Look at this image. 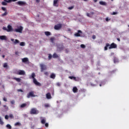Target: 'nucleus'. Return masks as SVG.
Returning <instances> with one entry per match:
<instances>
[{
    "label": "nucleus",
    "instance_id": "obj_1",
    "mask_svg": "<svg viewBox=\"0 0 129 129\" xmlns=\"http://www.w3.org/2000/svg\"><path fill=\"white\" fill-rule=\"evenodd\" d=\"M36 74L35 73H32L31 74V75L29 76V79H33V83L35 84V85H37V86H41V83H40L39 82L37 81V80L36 78Z\"/></svg>",
    "mask_w": 129,
    "mask_h": 129
},
{
    "label": "nucleus",
    "instance_id": "obj_2",
    "mask_svg": "<svg viewBox=\"0 0 129 129\" xmlns=\"http://www.w3.org/2000/svg\"><path fill=\"white\" fill-rule=\"evenodd\" d=\"M7 28L6 27H3L2 29L4 31H7V32H12L13 29V27H12L11 25H8Z\"/></svg>",
    "mask_w": 129,
    "mask_h": 129
},
{
    "label": "nucleus",
    "instance_id": "obj_3",
    "mask_svg": "<svg viewBox=\"0 0 129 129\" xmlns=\"http://www.w3.org/2000/svg\"><path fill=\"white\" fill-rule=\"evenodd\" d=\"M30 114H38L39 110H37L36 108H32L30 112Z\"/></svg>",
    "mask_w": 129,
    "mask_h": 129
},
{
    "label": "nucleus",
    "instance_id": "obj_4",
    "mask_svg": "<svg viewBox=\"0 0 129 129\" xmlns=\"http://www.w3.org/2000/svg\"><path fill=\"white\" fill-rule=\"evenodd\" d=\"M40 67L41 69V72H43V71L47 70V66L44 63H40Z\"/></svg>",
    "mask_w": 129,
    "mask_h": 129
},
{
    "label": "nucleus",
    "instance_id": "obj_5",
    "mask_svg": "<svg viewBox=\"0 0 129 129\" xmlns=\"http://www.w3.org/2000/svg\"><path fill=\"white\" fill-rule=\"evenodd\" d=\"M24 29V28H23V27L20 26L19 28H17V29H15L14 30L15 32H16V33H23V30Z\"/></svg>",
    "mask_w": 129,
    "mask_h": 129
},
{
    "label": "nucleus",
    "instance_id": "obj_6",
    "mask_svg": "<svg viewBox=\"0 0 129 129\" xmlns=\"http://www.w3.org/2000/svg\"><path fill=\"white\" fill-rule=\"evenodd\" d=\"M117 48V45L116 44L114 43V42L112 43L111 44H110L109 49H116Z\"/></svg>",
    "mask_w": 129,
    "mask_h": 129
},
{
    "label": "nucleus",
    "instance_id": "obj_7",
    "mask_svg": "<svg viewBox=\"0 0 129 129\" xmlns=\"http://www.w3.org/2000/svg\"><path fill=\"white\" fill-rule=\"evenodd\" d=\"M35 96L33 91L30 92L27 95V98H30V97H35Z\"/></svg>",
    "mask_w": 129,
    "mask_h": 129
},
{
    "label": "nucleus",
    "instance_id": "obj_8",
    "mask_svg": "<svg viewBox=\"0 0 129 129\" xmlns=\"http://www.w3.org/2000/svg\"><path fill=\"white\" fill-rule=\"evenodd\" d=\"M17 5H18V6H20L21 7H22L23 6H26V3L23 1H18V2H17Z\"/></svg>",
    "mask_w": 129,
    "mask_h": 129
},
{
    "label": "nucleus",
    "instance_id": "obj_9",
    "mask_svg": "<svg viewBox=\"0 0 129 129\" xmlns=\"http://www.w3.org/2000/svg\"><path fill=\"white\" fill-rule=\"evenodd\" d=\"M18 75H25L26 74V72L23 70H19L18 73H16Z\"/></svg>",
    "mask_w": 129,
    "mask_h": 129
},
{
    "label": "nucleus",
    "instance_id": "obj_10",
    "mask_svg": "<svg viewBox=\"0 0 129 129\" xmlns=\"http://www.w3.org/2000/svg\"><path fill=\"white\" fill-rule=\"evenodd\" d=\"M82 34V31L81 30H78V33H75V36L76 37H81V34Z\"/></svg>",
    "mask_w": 129,
    "mask_h": 129
},
{
    "label": "nucleus",
    "instance_id": "obj_11",
    "mask_svg": "<svg viewBox=\"0 0 129 129\" xmlns=\"http://www.w3.org/2000/svg\"><path fill=\"white\" fill-rule=\"evenodd\" d=\"M62 28V24H58L54 26V29L55 30H60Z\"/></svg>",
    "mask_w": 129,
    "mask_h": 129
},
{
    "label": "nucleus",
    "instance_id": "obj_12",
    "mask_svg": "<svg viewBox=\"0 0 129 129\" xmlns=\"http://www.w3.org/2000/svg\"><path fill=\"white\" fill-rule=\"evenodd\" d=\"M12 42H13L14 45H17V44H19L20 43V41H19V40L18 39H14L13 38H12L11 39Z\"/></svg>",
    "mask_w": 129,
    "mask_h": 129
},
{
    "label": "nucleus",
    "instance_id": "obj_13",
    "mask_svg": "<svg viewBox=\"0 0 129 129\" xmlns=\"http://www.w3.org/2000/svg\"><path fill=\"white\" fill-rule=\"evenodd\" d=\"M58 3H59V0H54L53 1V6L54 7H59V4H58Z\"/></svg>",
    "mask_w": 129,
    "mask_h": 129
},
{
    "label": "nucleus",
    "instance_id": "obj_14",
    "mask_svg": "<svg viewBox=\"0 0 129 129\" xmlns=\"http://www.w3.org/2000/svg\"><path fill=\"white\" fill-rule=\"evenodd\" d=\"M57 49H58V51H62V50H64V45H59L57 46Z\"/></svg>",
    "mask_w": 129,
    "mask_h": 129
},
{
    "label": "nucleus",
    "instance_id": "obj_15",
    "mask_svg": "<svg viewBox=\"0 0 129 129\" xmlns=\"http://www.w3.org/2000/svg\"><path fill=\"white\" fill-rule=\"evenodd\" d=\"M22 62L23 63H29V58H28L27 57H24L22 59Z\"/></svg>",
    "mask_w": 129,
    "mask_h": 129
},
{
    "label": "nucleus",
    "instance_id": "obj_16",
    "mask_svg": "<svg viewBox=\"0 0 129 129\" xmlns=\"http://www.w3.org/2000/svg\"><path fill=\"white\" fill-rule=\"evenodd\" d=\"M46 96L47 99H51V98H52V96H51V93H47L46 94Z\"/></svg>",
    "mask_w": 129,
    "mask_h": 129
},
{
    "label": "nucleus",
    "instance_id": "obj_17",
    "mask_svg": "<svg viewBox=\"0 0 129 129\" xmlns=\"http://www.w3.org/2000/svg\"><path fill=\"white\" fill-rule=\"evenodd\" d=\"M73 91L74 93H77L78 91V89L76 87H74L73 88Z\"/></svg>",
    "mask_w": 129,
    "mask_h": 129
},
{
    "label": "nucleus",
    "instance_id": "obj_18",
    "mask_svg": "<svg viewBox=\"0 0 129 129\" xmlns=\"http://www.w3.org/2000/svg\"><path fill=\"white\" fill-rule=\"evenodd\" d=\"M114 63H118L119 62V60H118V58L117 57L114 56L113 58Z\"/></svg>",
    "mask_w": 129,
    "mask_h": 129
},
{
    "label": "nucleus",
    "instance_id": "obj_19",
    "mask_svg": "<svg viewBox=\"0 0 129 129\" xmlns=\"http://www.w3.org/2000/svg\"><path fill=\"white\" fill-rule=\"evenodd\" d=\"M0 40H7V36L5 35L0 36Z\"/></svg>",
    "mask_w": 129,
    "mask_h": 129
},
{
    "label": "nucleus",
    "instance_id": "obj_20",
    "mask_svg": "<svg viewBox=\"0 0 129 129\" xmlns=\"http://www.w3.org/2000/svg\"><path fill=\"white\" fill-rule=\"evenodd\" d=\"M50 78H51L52 79H55V78H56V75H55V74L54 73H52L50 75Z\"/></svg>",
    "mask_w": 129,
    "mask_h": 129
},
{
    "label": "nucleus",
    "instance_id": "obj_21",
    "mask_svg": "<svg viewBox=\"0 0 129 129\" xmlns=\"http://www.w3.org/2000/svg\"><path fill=\"white\" fill-rule=\"evenodd\" d=\"M109 46H110L109 43H106V46L104 47V50L105 51L107 50H108L107 47H109Z\"/></svg>",
    "mask_w": 129,
    "mask_h": 129
},
{
    "label": "nucleus",
    "instance_id": "obj_22",
    "mask_svg": "<svg viewBox=\"0 0 129 129\" xmlns=\"http://www.w3.org/2000/svg\"><path fill=\"white\" fill-rule=\"evenodd\" d=\"M6 3H12V2H18V0H4Z\"/></svg>",
    "mask_w": 129,
    "mask_h": 129
},
{
    "label": "nucleus",
    "instance_id": "obj_23",
    "mask_svg": "<svg viewBox=\"0 0 129 129\" xmlns=\"http://www.w3.org/2000/svg\"><path fill=\"white\" fill-rule=\"evenodd\" d=\"M44 34L45 36H51V32L49 31H45Z\"/></svg>",
    "mask_w": 129,
    "mask_h": 129
},
{
    "label": "nucleus",
    "instance_id": "obj_24",
    "mask_svg": "<svg viewBox=\"0 0 129 129\" xmlns=\"http://www.w3.org/2000/svg\"><path fill=\"white\" fill-rule=\"evenodd\" d=\"M99 4H100V5H101V6H106V2L100 1V2H99Z\"/></svg>",
    "mask_w": 129,
    "mask_h": 129
},
{
    "label": "nucleus",
    "instance_id": "obj_25",
    "mask_svg": "<svg viewBox=\"0 0 129 129\" xmlns=\"http://www.w3.org/2000/svg\"><path fill=\"white\" fill-rule=\"evenodd\" d=\"M41 122L42 124H45V123H46V118H43L41 119Z\"/></svg>",
    "mask_w": 129,
    "mask_h": 129
},
{
    "label": "nucleus",
    "instance_id": "obj_26",
    "mask_svg": "<svg viewBox=\"0 0 129 129\" xmlns=\"http://www.w3.org/2000/svg\"><path fill=\"white\" fill-rule=\"evenodd\" d=\"M27 106V103H23L20 105V108H24Z\"/></svg>",
    "mask_w": 129,
    "mask_h": 129
},
{
    "label": "nucleus",
    "instance_id": "obj_27",
    "mask_svg": "<svg viewBox=\"0 0 129 129\" xmlns=\"http://www.w3.org/2000/svg\"><path fill=\"white\" fill-rule=\"evenodd\" d=\"M13 79L16 80L17 82H21V79L19 78H14Z\"/></svg>",
    "mask_w": 129,
    "mask_h": 129
},
{
    "label": "nucleus",
    "instance_id": "obj_28",
    "mask_svg": "<svg viewBox=\"0 0 129 129\" xmlns=\"http://www.w3.org/2000/svg\"><path fill=\"white\" fill-rule=\"evenodd\" d=\"M50 41L51 43H54V41H55V37H52L50 38Z\"/></svg>",
    "mask_w": 129,
    "mask_h": 129
},
{
    "label": "nucleus",
    "instance_id": "obj_29",
    "mask_svg": "<svg viewBox=\"0 0 129 129\" xmlns=\"http://www.w3.org/2000/svg\"><path fill=\"white\" fill-rule=\"evenodd\" d=\"M3 107H5V111H8V110H9V107H8L7 105H3Z\"/></svg>",
    "mask_w": 129,
    "mask_h": 129
},
{
    "label": "nucleus",
    "instance_id": "obj_30",
    "mask_svg": "<svg viewBox=\"0 0 129 129\" xmlns=\"http://www.w3.org/2000/svg\"><path fill=\"white\" fill-rule=\"evenodd\" d=\"M14 125L15 126H17V125H19V126H20V125H22V124H21V123H20L19 122H17L15 123Z\"/></svg>",
    "mask_w": 129,
    "mask_h": 129
},
{
    "label": "nucleus",
    "instance_id": "obj_31",
    "mask_svg": "<svg viewBox=\"0 0 129 129\" xmlns=\"http://www.w3.org/2000/svg\"><path fill=\"white\" fill-rule=\"evenodd\" d=\"M52 57L53 58H58V55L57 54V53H53Z\"/></svg>",
    "mask_w": 129,
    "mask_h": 129
},
{
    "label": "nucleus",
    "instance_id": "obj_32",
    "mask_svg": "<svg viewBox=\"0 0 129 129\" xmlns=\"http://www.w3.org/2000/svg\"><path fill=\"white\" fill-rule=\"evenodd\" d=\"M73 80H74L75 81H79V78H76L75 77H74V78L73 79Z\"/></svg>",
    "mask_w": 129,
    "mask_h": 129
},
{
    "label": "nucleus",
    "instance_id": "obj_33",
    "mask_svg": "<svg viewBox=\"0 0 129 129\" xmlns=\"http://www.w3.org/2000/svg\"><path fill=\"white\" fill-rule=\"evenodd\" d=\"M6 127L9 129H12V126L10 124L6 125Z\"/></svg>",
    "mask_w": 129,
    "mask_h": 129
},
{
    "label": "nucleus",
    "instance_id": "obj_34",
    "mask_svg": "<svg viewBox=\"0 0 129 129\" xmlns=\"http://www.w3.org/2000/svg\"><path fill=\"white\" fill-rule=\"evenodd\" d=\"M8 15V12L5 11V12L2 15V17H5Z\"/></svg>",
    "mask_w": 129,
    "mask_h": 129
},
{
    "label": "nucleus",
    "instance_id": "obj_35",
    "mask_svg": "<svg viewBox=\"0 0 129 129\" xmlns=\"http://www.w3.org/2000/svg\"><path fill=\"white\" fill-rule=\"evenodd\" d=\"M3 67L4 68H7V67H8V63L5 62L3 65Z\"/></svg>",
    "mask_w": 129,
    "mask_h": 129
},
{
    "label": "nucleus",
    "instance_id": "obj_36",
    "mask_svg": "<svg viewBox=\"0 0 129 129\" xmlns=\"http://www.w3.org/2000/svg\"><path fill=\"white\" fill-rule=\"evenodd\" d=\"M4 123H5L4 122L3 120H2V118L0 117V124H2V125H3L4 124Z\"/></svg>",
    "mask_w": 129,
    "mask_h": 129
},
{
    "label": "nucleus",
    "instance_id": "obj_37",
    "mask_svg": "<svg viewBox=\"0 0 129 129\" xmlns=\"http://www.w3.org/2000/svg\"><path fill=\"white\" fill-rule=\"evenodd\" d=\"M20 46H25V42H22L20 43Z\"/></svg>",
    "mask_w": 129,
    "mask_h": 129
},
{
    "label": "nucleus",
    "instance_id": "obj_38",
    "mask_svg": "<svg viewBox=\"0 0 129 129\" xmlns=\"http://www.w3.org/2000/svg\"><path fill=\"white\" fill-rule=\"evenodd\" d=\"M3 6H7V5H8V4L7 3V2H6L5 1V2H3L2 3Z\"/></svg>",
    "mask_w": 129,
    "mask_h": 129
},
{
    "label": "nucleus",
    "instance_id": "obj_39",
    "mask_svg": "<svg viewBox=\"0 0 129 129\" xmlns=\"http://www.w3.org/2000/svg\"><path fill=\"white\" fill-rule=\"evenodd\" d=\"M50 59H52V55L51 54H48V60H50Z\"/></svg>",
    "mask_w": 129,
    "mask_h": 129
},
{
    "label": "nucleus",
    "instance_id": "obj_40",
    "mask_svg": "<svg viewBox=\"0 0 129 129\" xmlns=\"http://www.w3.org/2000/svg\"><path fill=\"white\" fill-rule=\"evenodd\" d=\"M2 10L4 11V12H7V8L5 7H2Z\"/></svg>",
    "mask_w": 129,
    "mask_h": 129
},
{
    "label": "nucleus",
    "instance_id": "obj_41",
    "mask_svg": "<svg viewBox=\"0 0 129 129\" xmlns=\"http://www.w3.org/2000/svg\"><path fill=\"white\" fill-rule=\"evenodd\" d=\"M81 47H82V48H83V49H85V48H86V46H85V45H84V44H81Z\"/></svg>",
    "mask_w": 129,
    "mask_h": 129
},
{
    "label": "nucleus",
    "instance_id": "obj_42",
    "mask_svg": "<svg viewBox=\"0 0 129 129\" xmlns=\"http://www.w3.org/2000/svg\"><path fill=\"white\" fill-rule=\"evenodd\" d=\"M9 116L10 118H14V115L13 114H10Z\"/></svg>",
    "mask_w": 129,
    "mask_h": 129
},
{
    "label": "nucleus",
    "instance_id": "obj_43",
    "mask_svg": "<svg viewBox=\"0 0 129 129\" xmlns=\"http://www.w3.org/2000/svg\"><path fill=\"white\" fill-rule=\"evenodd\" d=\"M17 91L18 92H24V91H23V90H22L21 89H18Z\"/></svg>",
    "mask_w": 129,
    "mask_h": 129
},
{
    "label": "nucleus",
    "instance_id": "obj_44",
    "mask_svg": "<svg viewBox=\"0 0 129 129\" xmlns=\"http://www.w3.org/2000/svg\"><path fill=\"white\" fill-rule=\"evenodd\" d=\"M74 9V6H71L68 8L69 10H73Z\"/></svg>",
    "mask_w": 129,
    "mask_h": 129
},
{
    "label": "nucleus",
    "instance_id": "obj_45",
    "mask_svg": "<svg viewBox=\"0 0 129 129\" xmlns=\"http://www.w3.org/2000/svg\"><path fill=\"white\" fill-rule=\"evenodd\" d=\"M3 100L4 101H5V102H7V101H8V99H7V98H6V97H4L3 98Z\"/></svg>",
    "mask_w": 129,
    "mask_h": 129
},
{
    "label": "nucleus",
    "instance_id": "obj_46",
    "mask_svg": "<svg viewBox=\"0 0 129 129\" xmlns=\"http://www.w3.org/2000/svg\"><path fill=\"white\" fill-rule=\"evenodd\" d=\"M44 106L45 107H50V105H49V104H44Z\"/></svg>",
    "mask_w": 129,
    "mask_h": 129
},
{
    "label": "nucleus",
    "instance_id": "obj_47",
    "mask_svg": "<svg viewBox=\"0 0 129 129\" xmlns=\"http://www.w3.org/2000/svg\"><path fill=\"white\" fill-rule=\"evenodd\" d=\"M44 75H46V76H48L49 75V73H48V72H44Z\"/></svg>",
    "mask_w": 129,
    "mask_h": 129
},
{
    "label": "nucleus",
    "instance_id": "obj_48",
    "mask_svg": "<svg viewBox=\"0 0 129 129\" xmlns=\"http://www.w3.org/2000/svg\"><path fill=\"white\" fill-rule=\"evenodd\" d=\"M9 116L8 115H6L5 116V119H9Z\"/></svg>",
    "mask_w": 129,
    "mask_h": 129
},
{
    "label": "nucleus",
    "instance_id": "obj_49",
    "mask_svg": "<svg viewBox=\"0 0 129 129\" xmlns=\"http://www.w3.org/2000/svg\"><path fill=\"white\" fill-rule=\"evenodd\" d=\"M87 17H89V18H91V15H90V13H87Z\"/></svg>",
    "mask_w": 129,
    "mask_h": 129
},
{
    "label": "nucleus",
    "instance_id": "obj_50",
    "mask_svg": "<svg viewBox=\"0 0 129 129\" xmlns=\"http://www.w3.org/2000/svg\"><path fill=\"white\" fill-rule=\"evenodd\" d=\"M11 104H15V100H12V101H11Z\"/></svg>",
    "mask_w": 129,
    "mask_h": 129
},
{
    "label": "nucleus",
    "instance_id": "obj_51",
    "mask_svg": "<svg viewBox=\"0 0 129 129\" xmlns=\"http://www.w3.org/2000/svg\"><path fill=\"white\" fill-rule=\"evenodd\" d=\"M92 39H93V40H95V39H96V36L95 35H93L92 36Z\"/></svg>",
    "mask_w": 129,
    "mask_h": 129
},
{
    "label": "nucleus",
    "instance_id": "obj_52",
    "mask_svg": "<svg viewBox=\"0 0 129 129\" xmlns=\"http://www.w3.org/2000/svg\"><path fill=\"white\" fill-rule=\"evenodd\" d=\"M110 21V19H108V17L106 18V21L108 22Z\"/></svg>",
    "mask_w": 129,
    "mask_h": 129
},
{
    "label": "nucleus",
    "instance_id": "obj_53",
    "mask_svg": "<svg viewBox=\"0 0 129 129\" xmlns=\"http://www.w3.org/2000/svg\"><path fill=\"white\" fill-rule=\"evenodd\" d=\"M45 126H46V127H48L49 126V124L48 123H45Z\"/></svg>",
    "mask_w": 129,
    "mask_h": 129
},
{
    "label": "nucleus",
    "instance_id": "obj_54",
    "mask_svg": "<svg viewBox=\"0 0 129 129\" xmlns=\"http://www.w3.org/2000/svg\"><path fill=\"white\" fill-rule=\"evenodd\" d=\"M57 86H61V84L59 82L56 83Z\"/></svg>",
    "mask_w": 129,
    "mask_h": 129
},
{
    "label": "nucleus",
    "instance_id": "obj_55",
    "mask_svg": "<svg viewBox=\"0 0 129 129\" xmlns=\"http://www.w3.org/2000/svg\"><path fill=\"white\" fill-rule=\"evenodd\" d=\"M90 85H91V86H93V87L96 86V85H95V84H93V83H91V84H90Z\"/></svg>",
    "mask_w": 129,
    "mask_h": 129
},
{
    "label": "nucleus",
    "instance_id": "obj_56",
    "mask_svg": "<svg viewBox=\"0 0 129 129\" xmlns=\"http://www.w3.org/2000/svg\"><path fill=\"white\" fill-rule=\"evenodd\" d=\"M74 78V77H73V76L69 77V78H70V79H71V80L73 79Z\"/></svg>",
    "mask_w": 129,
    "mask_h": 129
},
{
    "label": "nucleus",
    "instance_id": "obj_57",
    "mask_svg": "<svg viewBox=\"0 0 129 129\" xmlns=\"http://www.w3.org/2000/svg\"><path fill=\"white\" fill-rule=\"evenodd\" d=\"M112 15H117V12H113L112 14Z\"/></svg>",
    "mask_w": 129,
    "mask_h": 129
},
{
    "label": "nucleus",
    "instance_id": "obj_58",
    "mask_svg": "<svg viewBox=\"0 0 129 129\" xmlns=\"http://www.w3.org/2000/svg\"><path fill=\"white\" fill-rule=\"evenodd\" d=\"M90 14L91 16H93V15H94V12H91Z\"/></svg>",
    "mask_w": 129,
    "mask_h": 129
},
{
    "label": "nucleus",
    "instance_id": "obj_59",
    "mask_svg": "<svg viewBox=\"0 0 129 129\" xmlns=\"http://www.w3.org/2000/svg\"><path fill=\"white\" fill-rule=\"evenodd\" d=\"M36 3H40V0H36Z\"/></svg>",
    "mask_w": 129,
    "mask_h": 129
},
{
    "label": "nucleus",
    "instance_id": "obj_60",
    "mask_svg": "<svg viewBox=\"0 0 129 129\" xmlns=\"http://www.w3.org/2000/svg\"><path fill=\"white\" fill-rule=\"evenodd\" d=\"M117 40L118 41V42H120V39L117 38Z\"/></svg>",
    "mask_w": 129,
    "mask_h": 129
},
{
    "label": "nucleus",
    "instance_id": "obj_61",
    "mask_svg": "<svg viewBox=\"0 0 129 129\" xmlns=\"http://www.w3.org/2000/svg\"><path fill=\"white\" fill-rule=\"evenodd\" d=\"M15 54H16V55H18V54H19V52H18V51L16 52Z\"/></svg>",
    "mask_w": 129,
    "mask_h": 129
},
{
    "label": "nucleus",
    "instance_id": "obj_62",
    "mask_svg": "<svg viewBox=\"0 0 129 129\" xmlns=\"http://www.w3.org/2000/svg\"><path fill=\"white\" fill-rule=\"evenodd\" d=\"M2 57H3V58H5V57H6V55H2Z\"/></svg>",
    "mask_w": 129,
    "mask_h": 129
},
{
    "label": "nucleus",
    "instance_id": "obj_63",
    "mask_svg": "<svg viewBox=\"0 0 129 129\" xmlns=\"http://www.w3.org/2000/svg\"><path fill=\"white\" fill-rule=\"evenodd\" d=\"M66 52L68 53V50L67 49L66 50Z\"/></svg>",
    "mask_w": 129,
    "mask_h": 129
},
{
    "label": "nucleus",
    "instance_id": "obj_64",
    "mask_svg": "<svg viewBox=\"0 0 129 129\" xmlns=\"http://www.w3.org/2000/svg\"><path fill=\"white\" fill-rule=\"evenodd\" d=\"M94 3H96L97 2V0H94Z\"/></svg>",
    "mask_w": 129,
    "mask_h": 129
}]
</instances>
